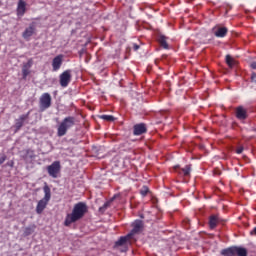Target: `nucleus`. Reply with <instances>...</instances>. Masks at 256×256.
<instances>
[{
    "label": "nucleus",
    "mask_w": 256,
    "mask_h": 256,
    "mask_svg": "<svg viewBox=\"0 0 256 256\" xmlns=\"http://www.w3.org/2000/svg\"><path fill=\"white\" fill-rule=\"evenodd\" d=\"M35 151L31 150V149H27L25 151V155L23 156V160L24 161H29V159H35Z\"/></svg>",
    "instance_id": "nucleus-21"
},
{
    "label": "nucleus",
    "mask_w": 256,
    "mask_h": 256,
    "mask_svg": "<svg viewBox=\"0 0 256 256\" xmlns=\"http://www.w3.org/2000/svg\"><path fill=\"white\" fill-rule=\"evenodd\" d=\"M133 49H134V51H139V45L134 44V45H133Z\"/></svg>",
    "instance_id": "nucleus-34"
},
{
    "label": "nucleus",
    "mask_w": 256,
    "mask_h": 256,
    "mask_svg": "<svg viewBox=\"0 0 256 256\" xmlns=\"http://www.w3.org/2000/svg\"><path fill=\"white\" fill-rule=\"evenodd\" d=\"M87 211H88V207L86 203L78 202L77 204H75L72 210V213L66 215V218L64 221L65 227H70L72 223H77V221H80V219H83Z\"/></svg>",
    "instance_id": "nucleus-1"
},
{
    "label": "nucleus",
    "mask_w": 256,
    "mask_h": 256,
    "mask_svg": "<svg viewBox=\"0 0 256 256\" xmlns=\"http://www.w3.org/2000/svg\"><path fill=\"white\" fill-rule=\"evenodd\" d=\"M244 149H245V148H244L243 146H239V147L236 149L237 155H241V153H243Z\"/></svg>",
    "instance_id": "nucleus-31"
},
{
    "label": "nucleus",
    "mask_w": 256,
    "mask_h": 256,
    "mask_svg": "<svg viewBox=\"0 0 256 256\" xmlns=\"http://www.w3.org/2000/svg\"><path fill=\"white\" fill-rule=\"evenodd\" d=\"M110 205H111L110 202L104 203V205L99 208V212L100 213H104L105 211H107V209H109Z\"/></svg>",
    "instance_id": "nucleus-26"
},
{
    "label": "nucleus",
    "mask_w": 256,
    "mask_h": 256,
    "mask_svg": "<svg viewBox=\"0 0 256 256\" xmlns=\"http://www.w3.org/2000/svg\"><path fill=\"white\" fill-rule=\"evenodd\" d=\"M51 94L45 92L43 93L39 98V107L41 111H46V109H49L51 107Z\"/></svg>",
    "instance_id": "nucleus-5"
},
{
    "label": "nucleus",
    "mask_w": 256,
    "mask_h": 256,
    "mask_svg": "<svg viewBox=\"0 0 256 256\" xmlns=\"http://www.w3.org/2000/svg\"><path fill=\"white\" fill-rule=\"evenodd\" d=\"M5 161H7V155L3 154L0 157V165H3L5 163Z\"/></svg>",
    "instance_id": "nucleus-30"
},
{
    "label": "nucleus",
    "mask_w": 256,
    "mask_h": 256,
    "mask_svg": "<svg viewBox=\"0 0 256 256\" xmlns=\"http://www.w3.org/2000/svg\"><path fill=\"white\" fill-rule=\"evenodd\" d=\"M35 233V226H29L24 229L25 237H29V235H33Z\"/></svg>",
    "instance_id": "nucleus-22"
},
{
    "label": "nucleus",
    "mask_w": 256,
    "mask_h": 256,
    "mask_svg": "<svg viewBox=\"0 0 256 256\" xmlns=\"http://www.w3.org/2000/svg\"><path fill=\"white\" fill-rule=\"evenodd\" d=\"M235 115L236 118L239 119V121H245L249 117V113L247 112V108L243 106H238L235 109Z\"/></svg>",
    "instance_id": "nucleus-8"
},
{
    "label": "nucleus",
    "mask_w": 256,
    "mask_h": 256,
    "mask_svg": "<svg viewBox=\"0 0 256 256\" xmlns=\"http://www.w3.org/2000/svg\"><path fill=\"white\" fill-rule=\"evenodd\" d=\"M35 34V26L30 25L28 28L25 29V31L22 34L23 39H29L30 37H33Z\"/></svg>",
    "instance_id": "nucleus-14"
},
{
    "label": "nucleus",
    "mask_w": 256,
    "mask_h": 256,
    "mask_svg": "<svg viewBox=\"0 0 256 256\" xmlns=\"http://www.w3.org/2000/svg\"><path fill=\"white\" fill-rule=\"evenodd\" d=\"M209 227L210 229H215L217 227V225H219V215H211L209 217Z\"/></svg>",
    "instance_id": "nucleus-15"
},
{
    "label": "nucleus",
    "mask_w": 256,
    "mask_h": 256,
    "mask_svg": "<svg viewBox=\"0 0 256 256\" xmlns=\"http://www.w3.org/2000/svg\"><path fill=\"white\" fill-rule=\"evenodd\" d=\"M16 11L18 17H23L27 11V2L24 0H19Z\"/></svg>",
    "instance_id": "nucleus-12"
},
{
    "label": "nucleus",
    "mask_w": 256,
    "mask_h": 256,
    "mask_svg": "<svg viewBox=\"0 0 256 256\" xmlns=\"http://www.w3.org/2000/svg\"><path fill=\"white\" fill-rule=\"evenodd\" d=\"M100 119H103L104 121H115V117L113 115H102L100 116Z\"/></svg>",
    "instance_id": "nucleus-24"
},
{
    "label": "nucleus",
    "mask_w": 256,
    "mask_h": 256,
    "mask_svg": "<svg viewBox=\"0 0 256 256\" xmlns=\"http://www.w3.org/2000/svg\"><path fill=\"white\" fill-rule=\"evenodd\" d=\"M29 115H31V111H28L27 114L21 115L18 119H19L20 121H22L23 123H25V121H27V119H29Z\"/></svg>",
    "instance_id": "nucleus-27"
},
{
    "label": "nucleus",
    "mask_w": 256,
    "mask_h": 256,
    "mask_svg": "<svg viewBox=\"0 0 256 256\" xmlns=\"http://www.w3.org/2000/svg\"><path fill=\"white\" fill-rule=\"evenodd\" d=\"M235 256H247V248L234 246Z\"/></svg>",
    "instance_id": "nucleus-18"
},
{
    "label": "nucleus",
    "mask_w": 256,
    "mask_h": 256,
    "mask_svg": "<svg viewBox=\"0 0 256 256\" xmlns=\"http://www.w3.org/2000/svg\"><path fill=\"white\" fill-rule=\"evenodd\" d=\"M158 43L161 47H163V49H169V44L167 43V37H165L164 35H160L158 37Z\"/></svg>",
    "instance_id": "nucleus-19"
},
{
    "label": "nucleus",
    "mask_w": 256,
    "mask_h": 256,
    "mask_svg": "<svg viewBox=\"0 0 256 256\" xmlns=\"http://www.w3.org/2000/svg\"><path fill=\"white\" fill-rule=\"evenodd\" d=\"M44 191V197L38 202L36 206V213L38 215H41L43 211L47 208V205H49V201H51V188H49V185L45 184L43 187Z\"/></svg>",
    "instance_id": "nucleus-3"
},
{
    "label": "nucleus",
    "mask_w": 256,
    "mask_h": 256,
    "mask_svg": "<svg viewBox=\"0 0 256 256\" xmlns=\"http://www.w3.org/2000/svg\"><path fill=\"white\" fill-rule=\"evenodd\" d=\"M24 123L25 122L21 121L20 119H16V122H15L16 131H19L21 127H23Z\"/></svg>",
    "instance_id": "nucleus-25"
},
{
    "label": "nucleus",
    "mask_w": 256,
    "mask_h": 256,
    "mask_svg": "<svg viewBox=\"0 0 256 256\" xmlns=\"http://www.w3.org/2000/svg\"><path fill=\"white\" fill-rule=\"evenodd\" d=\"M129 239H131V234L120 237L119 240L115 242V247H123L127 245V241H129Z\"/></svg>",
    "instance_id": "nucleus-16"
},
{
    "label": "nucleus",
    "mask_w": 256,
    "mask_h": 256,
    "mask_svg": "<svg viewBox=\"0 0 256 256\" xmlns=\"http://www.w3.org/2000/svg\"><path fill=\"white\" fill-rule=\"evenodd\" d=\"M72 75H71V70H65L62 72L59 76V83L61 87H69V83H71Z\"/></svg>",
    "instance_id": "nucleus-6"
},
{
    "label": "nucleus",
    "mask_w": 256,
    "mask_h": 256,
    "mask_svg": "<svg viewBox=\"0 0 256 256\" xmlns=\"http://www.w3.org/2000/svg\"><path fill=\"white\" fill-rule=\"evenodd\" d=\"M212 31L215 37H218L219 39H223L224 37H227V33H229V29L227 27H221V26L213 27Z\"/></svg>",
    "instance_id": "nucleus-7"
},
{
    "label": "nucleus",
    "mask_w": 256,
    "mask_h": 256,
    "mask_svg": "<svg viewBox=\"0 0 256 256\" xmlns=\"http://www.w3.org/2000/svg\"><path fill=\"white\" fill-rule=\"evenodd\" d=\"M147 193H149V188L147 186H144L141 190H140V194L142 195V197H146Z\"/></svg>",
    "instance_id": "nucleus-28"
},
{
    "label": "nucleus",
    "mask_w": 256,
    "mask_h": 256,
    "mask_svg": "<svg viewBox=\"0 0 256 256\" xmlns=\"http://www.w3.org/2000/svg\"><path fill=\"white\" fill-rule=\"evenodd\" d=\"M71 127H75V117L68 116L64 118L61 123L57 127V137H65L67 135V131L71 129Z\"/></svg>",
    "instance_id": "nucleus-2"
},
{
    "label": "nucleus",
    "mask_w": 256,
    "mask_h": 256,
    "mask_svg": "<svg viewBox=\"0 0 256 256\" xmlns=\"http://www.w3.org/2000/svg\"><path fill=\"white\" fill-rule=\"evenodd\" d=\"M47 173L52 179H57L61 175V162L54 161L51 165L47 166Z\"/></svg>",
    "instance_id": "nucleus-4"
},
{
    "label": "nucleus",
    "mask_w": 256,
    "mask_h": 256,
    "mask_svg": "<svg viewBox=\"0 0 256 256\" xmlns=\"http://www.w3.org/2000/svg\"><path fill=\"white\" fill-rule=\"evenodd\" d=\"M63 65V55H57L52 60V71H59Z\"/></svg>",
    "instance_id": "nucleus-10"
},
{
    "label": "nucleus",
    "mask_w": 256,
    "mask_h": 256,
    "mask_svg": "<svg viewBox=\"0 0 256 256\" xmlns=\"http://www.w3.org/2000/svg\"><path fill=\"white\" fill-rule=\"evenodd\" d=\"M220 253L223 256H235V246L222 249Z\"/></svg>",
    "instance_id": "nucleus-17"
},
{
    "label": "nucleus",
    "mask_w": 256,
    "mask_h": 256,
    "mask_svg": "<svg viewBox=\"0 0 256 256\" xmlns=\"http://www.w3.org/2000/svg\"><path fill=\"white\" fill-rule=\"evenodd\" d=\"M33 67V58L28 59L27 63L23 64L22 69H30Z\"/></svg>",
    "instance_id": "nucleus-23"
},
{
    "label": "nucleus",
    "mask_w": 256,
    "mask_h": 256,
    "mask_svg": "<svg viewBox=\"0 0 256 256\" xmlns=\"http://www.w3.org/2000/svg\"><path fill=\"white\" fill-rule=\"evenodd\" d=\"M134 135L139 136L147 133V125L145 123H140L134 125V130H133Z\"/></svg>",
    "instance_id": "nucleus-13"
},
{
    "label": "nucleus",
    "mask_w": 256,
    "mask_h": 256,
    "mask_svg": "<svg viewBox=\"0 0 256 256\" xmlns=\"http://www.w3.org/2000/svg\"><path fill=\"white\" fill-rule=\"evenodd\" d=\"M141 231H143V221L135 220L132 223V230H131V233H129V235H131V237H133V235H137V233H141Z\"/></svg>",
    "instance_id": "nucleus-9"
},
{
    "label": "nucleus",
    "mask_w": 256,
    "mask_h": 256,
    "mask_svg": "<svg viewBox=\"0 0 256 256\" xmlns=\"http://www.w3.org/2000/svg\"><path fill=\"white\" fill-rule=\"evenodd\" d=\"M6 165H7L8 167H15V162H14L13 160H11V161H8V162L6 163Z\"/></svg>",
    "instance_id": "nucleus-32"
},
{
    "label": "nucleus",
    "mask_w": 256,
    "mask_h": 256,
    "mask_svg": "<svg viewBox=\"0 0 256 256\" xmlns=\"http://www.w3.org/2000/svg\"><path fill=\"white\" fill-rule=\"evenodd\" d=\"M31 72L26 69V68H22V75H23V79H27V77L29 76Z\"/></svg>",
    "instance_id": "nucleus-29"
},
{
    "label": "nucleus",
    "mask_w": 256,
    "mask_h": 256,
    "mask_svg": "<svg viewBox=\"0 0 256 256\" xmlns=\"http://www.w3.org/2000/svg\"><path fill=\"white\" fill-rule=\"evenodd\" d=\"M250 235H255L256 236V227L250 232Z\"/></svg>",
    "instance_id": "nucleus-36"
},
{
    "label": "nucleus",
    "mask_w": 256,
    "mask_h": 256,
    "mask_svg": "<svg viewBox=\"0 0 256 256\" xmlns=\"http://www.w3.org/2000/svg\"><path fill=\"white\" fill-rule=\"evenodd\" d=\"M251 81H252V83H256V73H252Z\"/></svg>",
    "instance_id": "nucleus-33"
},
{
    "label": "nucleus",
    "mask_w": 256,
    "mask_h": 256,
    "mask_svg": "<svg viewBox=\"0 0 256 256\" xmlns=\"http://www.w3.org/2000/svg\"><path fill=\"white\" fill-rule=\"evenodd\" d=\"M226 64L230 69H233L235 65H237V61L231 56V55H226Z\"/></svg>",
    "instance_id": "nucleus-20"
},
{
    "label": "nucleus",
    "mask_w": 256,
    "mask_h": 256,
    "mask_svg": "<svg viewBox=\"0 0 256 256\" xmlns=\"http://www.w3.org/2000/svg\"><path fill=\"white\" fill-rule=\"evenodd\" d=\"M174 170L179 175H183L184 177H189L191 175V165H186L184 168L179 167V165L174 166Z\"/></svg>",
    "instance_id": "nucleus-11"
},
{
    "label": "nucleus",
    "mask_w": 256,
    "mask_h": 256,
    "mask_svg": "<svg viewBox=\"0 0 256 256\" xmlns=\"http://www.w3.org/2000/svg\"><path fill=\"white\" fill-rule=\"evenodd\" d=\"M250 67H251V69H256V62H252V63L250 64Z\"/></svg>",
    "instance_id": "nucleus-35"
}]
</instances>
